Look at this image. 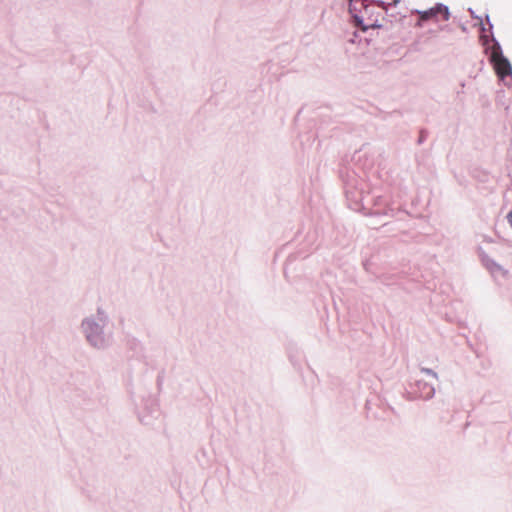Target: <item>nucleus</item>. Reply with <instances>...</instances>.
Returning <instances> with one entry per match:
<instances>
[{"instance_id":"f257e3e1","label":"nucleus","mask_w":512,"mask_h":512,"mask_svg":"<svg viewBox=\"0 0 512 512\" xmlns=\"http://www.w3.org/2000/svg\"><path fill=\"white\" fill-rule=\"evenodd\" d=\"M414 13L417 15L416 26L420 28H430L439 23L447 22L450 18L449 8L441 3L427 10H416Z\"/></svg>"},{"instance_id":"f03ea898","label":"nucleus","mask_w":512,"mask_h":512,"mask_svg":"<svg viewBox=\"0 0 512 512\" xmlns=\"http://www.w3.org/2000/svg\"><path fill=\"white\" fill-rule=\"evenodd\" d=\"M349 11L352 15L355 26L366 31L368 29L380 28L377 19L369 15V5L365 0H349Z\"/></svg>"},{"instance_id":"7ed1b4c3","label":"nucleus","mask_w":512,"mask_h":512,"mask_svg":"<svg viewBox=\"0 0 512 512\" xmlns=\"http://www.w3.org/2000/svg\"><path fill=\"white\" fill-rule=\"evenodd\" d=\"M493 42L487 50H490V61L493 64L496 74L504 79L505 77L512 74V67L509 61L503 56L501 47L498 42L491 39Z\"/></svg>"},{"instance_id":"20e7f679","label":"nucleus","mask_w":512,"mask_h":512,"mask_svg":"<svg viewBox=\"0 0 512 512\" xmlns=\"http://www.w3.org/2000/svg\"><path fill=\"white\" fill-rule=\"evenodd\" d=\"M486 24H484L482 21L480 22V25H481V29H480V32L482 33H485L487 31H490L492 29V25L489 24V19L488 17L486 18Z\"/></svg>"},{"instance_id":"39448f33","label":"nucleus","mask_w":512,"mask_h":512,"mask_svg":"<svg viewBox=\"0 0 512 512\" xmlns=\"http://www.w3.org/2000/svg\"><path fill=\"white\" fill-rule=\"evenodd\" d=\"M508 223L512 226V211L507 214Z\"/></svg>"},{"instance_id":"423d86ee","label":"nucleus","mask_w":512,"mask_h":512,"mask_svg":"<svg viewBox=\"0 0 512 512\" xmlns=\"http://www.w3.org/2000/svg\"><path fill=\"white\" fill-rule=\"evenodd\" d=\"M493 36V33H490L489 35H484V43L487 44L489 41V38Z\"/></svg>"}]
</instances>
